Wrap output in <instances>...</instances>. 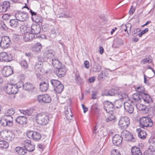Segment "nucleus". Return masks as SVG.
I'll return each mask as SVG.
<instances>
[{
  "mask_svg": "<svg viewBox=\"0 0 155 155\" xmlns=\"http://www.w3.org/2000/svg\"><path fill=\"white\" fill-rule=\"evenodd\" d=\"M35 121L38 125L44 126L46 125L49 121V117L44 112L40 113L35 116Z\"/></svg>",
  "mask_w": 155,
  "mask_h": 155,
  "instance_id": "obj_1",
  "label": "nucleus"
},
{
  "mask_svg": "<svg viewBox=\"0 0 155 155\" xmlns=\"http://www.w3.org/2000/svg\"><path fill=\"white\" fill-rule=\"evenodd\" d=\"M21 86H18L17 84L10 83L5 85L4 87V90L6 93L8 94H15L18 92V88Z\"/></svg>",
  "mask_w": 155,
  "mask_h": 155,
  "instance_id": "obj_2",
  "label": "nucleus"
},
{
  "mask_svg": "<svg viewBox=\"0 0 155 155\" xmlns=\"http://www.w3.org/2000/svg\"><path fill=\"white\" fill-rule=\"evenodd\" d=\"M50 82L54 88V90L56 93L59 94L63 91L64 86L60 81L56 79H51Z\"/></svg>",
  "mask_w": 155,
  "mask_h": 155,
  "instance_id": "obj_3",
  "label": "nucleus"
},
{
  "mask_svg": "<svg viewBox=\"0 0 155 155\" xmlns=\"http://www.w3.org/2000/svg\"><path fill=\"white\" fill-rule=\"evenodd\" d=\"M140 126L142 128L145 127H151L153 125V122L150 118L147 117H143L140 119Z\"/></svg>",
  "mask_w": 155,
  "mask_h": 155,
  "instance_id": "obj_4",
  "label": "nucleus"
},
{
  "mask_svg": "<svg viewBox=\"0 0 155 155\" xmlns=\"http://www.w3.org/2000/svg\"><path fill=\"white\" fill-rule=\"evenodd\" d=\"M13 118L12 117L4 116L0 120L1 124L3 126L11 127L13 125Z\"/></svg>",
  "mask_w": 155,
  "mask_h": 155,
  "instance_id": "obj_5",
  "label": "nucleus"
},
{
  "mask_svg": "<svg viewBox=\"0 0 155 155\" xmlns=\"http://www.w3.org/2000/svg\"><path fill=\"white\" fill-rule=\"evenodd\" d=\"M15 17L18 21H24L28 18V13L25 12L18 11L15 14Z\"/></svg>",
  "mask_w": 155,
  "mask_h": 155,
  "instance_id": "obj_6",
  "label": "nucleus"
},
{
  "mask_svg": "<svg viewBox=\"0 0 155 155\" xmlns=\"http://www.w3.org/2000/svg\"><path fill=\"white\" fill-rule=\"evenodd\" d=\"M10 39L8 37L4 36L1 38L0 43V47L3 49L8 48L11 45Z\"/></svg>",
  "mask_w": 155,
  "mask_h": 155,
  "instance_id": "obj_7",
  "label": "nucleus"
},
{
  "mask_svg": "<svg viewBox=\"0 0 155 155\" xmlns=\"http://www.w3.org/2000/svg\"><path fill=\"white\" fill-rule=\"evenodd\" d=\"M130 124V118L127 116L121 117L118 123L119 126L124 129L127 128Z\"/></svg>",
  "mask_w": 155,
  "mask_h": 155,
  "instance_id": "obj_8",
  "label": "nucleus"
},
{
  "mask_svg": "<svg viewBox=\"0 0 155 155\" xmlns=\"http://www.w3.org/2000/svg\"><path fill=\"white\" fill-rule=\"evenodd\" d=\"M13 57L12 54L5 52L0 53V61H10L12 60Z\"/></svg>",
  "mask_w": 155,
  "mask_h": 155,
  "instance_id": "obj_9",
  "label": "nucleus"
},
{
  "mask_svg": "<svg viewBox=\"0 0 155 155\" xmlns=\"http://www.w3.org/2000/svg\"><path fill=\"white\" fill-rule=\"evenodd\" d=\"M104 108L107 112L109 113H112L114 108V104L108 101H106L104 102Z\"/></svg>",
  "mask_w": 155,
  "mask_h": 155,
  "instance_id": "obj_10",
  "label": "nucleus"
},
{
  "mask_svg": "<svg viewBox=\"0 0 155 155\" xmlns=\"http://www.w3.org/2000/svg\"><path fill=\"white\" fill-rule=\"evenodd\" d=\"M38 98V102L41 103H49L51 101L50 96L47 94L39 95Z\"/></svg>",
  "mask_w": 155,
  "mask_h": 155,
  "instance_id": "obj_11",
  "label": "nucleus"
},
{
  "mask_svg": "<svg viewBox=\"0 0 155 155\" xmlns=\"http://www.w3.org/2000/svg\"><path fill=\"white\" fill-rule=\"evenodd\" d=\"M13 73V67L11 66H6L3 67L2 71V75L5 77H8Z\"/></svg>",
  "mask_w": 155,
  "mask_h": 155,
  "instance_id": "obj_12",
  "label": "nucleus"
},
{
  "mask_svg": "<svg viewBox=\"0 0 155 155\" xmlns=\"http://www.w3.org/2000/svg\"><path fill=\"white\" fill-rule=\"evenodd\" d=\"M38 61L35 64L34 70L36 73H39L42 71L43 63L42 59H40L39 57L38 58Z\"/></svg>",
  "mask_w": 155,
  "mask_h": 155,
  "instance_id": "obj_13",
  "label": "nucleus"
},
{
  "mask_svg": "<svg viewBox=\"0 0 155 155\" xmlns=\"http://www.w3.org/2000/svg\"><path fill=\"white\" fill-rule=\"evenodd\" d=\"M74 79L77 84L78 85H81L84 83L83 79L81 77L79 71L76 70L74 72Z\"/></svg>",
  "mask_w": 155,
  "mask_h": 155,
  "instance_id": "obj_14",
  "label": "nucleus"
},
{
  "mask_svg": "<svg viewBox=\"0 0 155 155\" xmlns=\"http://www.w3.org/2000/svg\"><path fill=\"white\" fill-rule=\"evenodd\" d=\"M130 100L132 103H134L136 105V104H137L141 102V95L137 93L134 94L132 95Z\"/></svg>",
  "mask_w": 155,
  "mask_h": 155,
  "instance_id": "obj_15",
  "label": "nucleus"
},
{
  "mask_svg": "<svg viewBox=\"0 0 155 155\" xmlns=\"http://www.w3.org/2000/svg\"><path fill=\"white\" fill-rule=\"evenodd\" d=\"M45 57L47 58L48 62H51L53 59L54 55V52L52 50H48L44 52Z\"/></svg>",
  "mask_w": 155,
  "mask_h": 155,
  "instance_id": "obj_16",
  "label": "nucleus"
},
{
  "mask_svg": "<svg viewBox=\"0 0 155 155\" xmlns=\"http://www.w3.org/2000/svg\"><path fill=\"white\" fill-rule=\"evenodd\" d=\"M66 71V69L61 67L59 68L56 69L54 71V73L58 77L61 78L64 76Z\"/></svg>",
  "mask_w": 155,
  "mask_h": 155,
  "instance_id": "obj_17",
  "label": "nucleus"
},
{
  "mask_svg": "<svg viewBox=\"0 0 155 155\" xmlns=\"http://www.w3.org/2000/svg\"><path fill=\"white\" fill-rule=\"evenodd\" d=\"M122 141V138L118 134L115 135L112 138V141L114 145L118 146L120 145Z\"/></svg>",
  "mask_w": 155,
  "mask_h": 155,
  "instance_id": "obj_18",
  "label": "nucleus"
},
{
  "mask_svg": "<svg viewBox=\"0 0 155 155\" xmlns=\"http://www.w3.org/2000/svg\"><path fill=\"white\" fill-rule=\"evenodd\" d=\"M124 107L125 110L127 113L131 114L134 111V108L130 103L126 102L124 103Z\"/></svg>",
  "mask_w": 155,
  "mask_h": 155,
  "instance_id": "obj_19",
  "label": "nucleus"
},
{
  "mask_svg": "<svg viewBox=\"0 0 155 155\" xmlns=\"http://www.w3.org/2000/svg\"><path fill=\"white\" fill-rule=\"evenodd\" d=\"M31 32L35 35H37L40 33L41 27L39 25H32L31 27Z\"/></svg>",
  "mask_w": 155,
  "mask_h": 155,
  "instance_id": "obj_20",
  "label": "nucleus"
},
{
  "mask_svg": "<svg viewBox=\"0 0 155 155\" xmlns=\"http://www.w3.org/2000/svg\"><path fill=\"white\" fill-rule=\"evenodd\" d=\"M15 121L16 122L21 125L26 124L27 123V119L24 116H19L18 117Z\"/></svg>",
  "mask_w": 155,
  "mask_h": 155,
  "instance_id": "obj_21",
  "label": "nucleus"
},
{
  "mask_svg": "<svg viewBox=\"0 0 155 155\" xmlns=\"http://www.w3.org/2000/svg\"><path fill=\"white\" fill-rule=\"evenodd\" d=\"M141 98L145 104H150L153 101L151 97L147 94H143L141 95Z\"/></svg>",
  "mask_w": 155,
  "mask_h": 155,
  "instance_id": "obj_22",
  "label": "nucleus"
},
{
  "mask_svg": "<svg viewBox=\"0 0 155 155\" xmlns=\"http://www.w3.org/2000/svg\"><path fill=\"white\" fill-rule=\"evenodd\" d=\"M123 44V41L120 38L116 37L113 41V46L115 48H118Z\"/></svg>",
  "mask_w": 155,
  "mask_h": 155,
  "instance_id": "obj_23",
  "label": "nucleus"
},
{
  "mask_svg": "<svg viewBox=\"0 0 155 155\" xmlns=\"http://www.w3.org/2000/svg\"><path fill=\"white\" fill-rule=\"evenodd\" d=\"M40 89L42 92H45L48 89V81L43 82L40 84Z\"/></svg>",
  "mask_w": 155,
  "mask_h": 155,
  "instance_id": "obj_24",
  "label": "nucleus"
},
{
  "mask_svg": "<svg viewBox=\"0 0 155 155\" xmlns=\"http://www.w3.org/2000/svg\"><path fill=\"white\" fill-rule=\"evenodd\" d=\"M131 153L132 155H142V153L141 150L138 147H133L131 149Z\"/></svg>",
  "mask_w": 155,
  "mask_h": 155,
  "instance_id": "obj_25",
  "label": "nucleus"
},
{
  "mask_svg": "<svg viewBox=\"0 0 155 155\" xmlns=\"http://www.w3.org/2000/svg\"><path fill=\"white\" fill-rule=\"evenodd\" d=\"M52 65L56 69L61 66L62 64L57 58H54L51 60Z\"/></svg>",
  "mask_w": 155,
  "mask_h": 155,
  "instance_id": "obj_26",
  "label": "nucleus"
},
{
  "mask_svg": "<svg viewBox=\"0 0 155 155\" xmlns=\"http://www.w3.org/2000/svg\"><path fill=\"white\" fill-rule=\"evenodd\" d=\"M30 27L27 26L22 25L20 27V33L22 34H26L29 31Z\"/></svg>",
  "mask_w": 155,
  "mask_h": 155,
  "instance_id": "obj_27",
  "label": "nucleus"
},
{
  "mask_svg": "<svg viewBox=\"0 0 155 155\" xmlns=\"http://www.w3.org/2000/svg\"><path fill=\"white\" fill-rule=\"evenodd\" d=\"M108 70H109V69H105L101 71L99 75V78L101 80L105 79L107 77L109 74L107 71Z\"/></svg>",
  "mask_w": 155,
  "mask_h": 155,
  "instance_id": "obj_28",
  "label": "nucleus"
},
{
  "mask_svg": "<svg viewBox=\"0 0 155 155\" xmlns=\"http://www.w3.org/2000/svg\"><path fill=\"white\" fill-rule=\"evenodd\" d=\"M10 3L8 1H4L2 4L1 5V8H2V11L3 12L6 11L10 8Z\"/></svg>",
  "mask_w": 155,
  "mask_h": 155,
  "instance_id": "obj_29",
  "label": "nucleus"
},
{
  "mask_svg": "<svg viewBox=\"0 0 155 155\" xmlns=\"http://www.w3.org/2000/svg\"><path fill=\"white\" fill-rule=\"evenodd\" d=\"M35 37V34L31 32V33H27L24 35V38L26 41H31Z\"/></svg>",
  "mask_w": 155,
  "mask_h": 155,
  "instance_id": "obj_30",
  "label": "nucleus"
},
{
  "mask_svg": "<svg viewBox=\"0 0 155 155\" xmlns=\"http://www.w3.org/2000/svg\"><path fill=\"white\" fill-rule=\"evenodd\" d=\"M15 151L20 155H25L27 153L26 150L23 147H17L15 149Z\"/></svg>",
  "mask_w": 155,
  "mask_h": 155,
  "instance_id": "obj_31",
  "label": "nucleus"
},
{
  "mask_svg": "<svg viewBox=\"0 0 155 155\" xmlns=\"http://www.w3.org/2000/svg\"><path fill=\"white\" fill-rule=\"evenodd\" d=\"M34 88V86L30 83H26L23 85L24 89L26 91H31Z\"/></svg>",
  "mask_w": 155,
  "mask_h": 155,
  "instance_id": "obj_32",
  "label": "nucleus"
},
{
  "mask_svg": "<svg viewBox=\"0 0 155 155\" xmlns=\"http://www.w3.org/2000/svg\"><path fill=\"white\" fill-rule=\"evenodd\" d=\"M15 113V110L13 108H10L5 111L4 116L12 117V115L14 114Z\"/></svg>",
  "mask_w": 155,
  "mask_h": 155,
  "instance_id": "obj_33",
  "label": "nucleus"
},
{
  "mask_svg": "<svg viewBox=\"0 0 155 155\" xmlns=\"http://www.w3.org/2000/svg\"><path fill=\"white\" fill-rule=\"evenodd\" d=\"M15 137L14 135L11 131H8L6 135V138L5 139L8 141L12 140Z\"/></svg>",
  "mask_w": 155,
  "mask_h": 155,
  "instance_id": "obj_34",
  "label": "nucleus"
},
{
  "mask_svg": "<svg viewBox=\"0 0 155 155\" xmlns=\"http://www.w3.org/2000/svg\"><path fill=\"white\" fill-rule=\"evenodd\" d=\"M138 131V136L142 139H144L146 137L147 134L146 132L143 130H140V129H137Z\"/></svg>",
  "mask_w": 155,
  "mask_h": 155,
  "instance_id": "obj_35",
  "label": "nucleus"
},
{
  "mask_svg": "<svg viewBox=\"0 0 155 155\" xmlns=\"http://www.w3.org/2000/svg\"><path fill=\"white\" fill-rule=\"evenodd\" d=\"M65 113L67 118L68 120H71L73 116V114L70 109V108L69 109L67 108V110L65 109Z\"/></svg>",
  "mask_w": 155,
  "mask_h": 155,
  "instance_id": "obj_36",
  "label": "nucleus"
},
{
  "mask_svg": "<svg viewBox=\"0 0 155 155\" xmlns=\"http://www.w3.org/2000/svg\"><path fill=\"white\" fill-rule=\"evenodd\" d=\"M18 20L16 19H11L10 20L9 23L10 26L13 28H16L18 26Z\"/></svg>",
  "mask_w": 155,
  "mask_h": 155,
  "instance_id": "obj_37",
  "label": "nucleus"
},
{
  "mask_svg": "<svg viewBox=\"0 0 155 155\" xmlns=\"http://www.w3.org/2000/svg\"><path fill=\"white\" fill-rule=\"evenodd\" d=\"M8 146L9 144L7 142L0 140V148L2 149H7Z\"/></svg>",
  "mask_w": 155,
  "mask_h": 155,
  "instance_id": "obj_38",
  "label": "nucleus"
},
{
  "mask_svg": "<svg viewBox=\"0 0 155 155\" xmlns=\"http://www.w3.org/2000/svg\"><path fill=\"white\" fill-rule=\"evenodd\" d=\"M32 20L33 21L37 23H41L43 21V19L42 17L39 15H36L35 17H32Z\"/></svg>",
  "mask_w": 155,
  "mask_h": 155,
  "instance_id": "obj_39",
  "label": "nucleus"
},
{
  "mask_svg": "<svg viewBox=\"0 0 155 155\" xmlns=\"http://www.w3.org/2000/svg\"><path fill=\"white\" fill-rule=\"evenodd\" d=\"M135 89L137 91L141 94L140 95H142L143 94H145V88L142 85H139L138 86L135 87Z\"/></svg>",
  "mask_w": 155,
  "mask_h": 155,
  "instance_id": "obj_40",
  "label": "nucleus"
},
{
  "mask_svg": "<svg viewBox=\"0 0 155 155\" xmlns=\"http://www.w3.org/2000/svg\"><path fill=\"white\" fill-rule=\"evenodd\" d=\"M32 144L31 140H25L23 141L22 143V145L25 149Z\"/></svg>",
  "mask_w": 155,
  "mask_h": 155,
  "instance_id": "obj_41",
  "label": "nucleus"
},
{
  "mask_svg": "<svg viewBox=\"0 0 155 155\" xmlns=\"http://www.w3.org/2000/svg\"><path fill=\"white\" fill-rule=\"evenodd\" d=\"M32 144L31 140H25L23 141L22 143V145L25 149Z\"/></svg>",
  "mask_w": 155,
  "mask_h": 155,
  "instance_id": "obj_42",
  "label": "nucleus"
},
{
  "mask_svg": "<svg viewBox=\"0 0 155 155\" xmlns=\"http://www.w3.org/2000/svg\"><path fill=\"white\" fill-rule=\"evenodd\" d=\"M20 64L23 68L25 69L28 68V66L25 60H23L20 62Z\"/></svg>",
  "mask_w": 155,
  "mask_h": 155,
  "instance_id": "obj_43",
  "label": "nucleus"
},
{
  "mask_svg": "<svg viewBox=\"0 0 155 155\" xmlns=\"http://www.w3.org/2000/svg\"><path fill=\"white\" fill-rule=\"evenodd\" d=\"M114 104V107H115L117 108H119L122 106L123 102L121 100H118L115 101Z\"/></svg>",
  "mask_w": 155,
  "mask_h": 155,
  "instance_id": "obj_44",
  "label": "nucleus"
},
{
  "mask_svg": "<svg viewBox=\"0 0 155 155\" xmlns=\"http://www.w3.org/2000/svg\"><path fill=\"white\" fill-rule=\"evenodd\" d=\"M137 108L140 110H144L147 108L146 105L138 103L136 105Z\"/></svg>",
  "mask_w": 155,
  "mask_h": 155,
  "instance_id": "obj_45",
  "label": "nucleus"
},
{
  "mask_svg": "<svg viewBox=\"0 0 155 155\" xmlns=\"http://www.w3.org/2000/svg\"><path fill=\"white\" fill-rule=\"evenodd\" d=\"M35 134V131H28L26 133V136L29 138L33 139Z\"/></svg>",
  "mask_w": 155,
  "mask_h": 155,
  "instance_id": "obj_46",
  "label": "nucleus"
},
{
  "mask_svg": "<svg viewBox=\"0 0 155 155\" xmlns=\"http://www.w3.org/2000/svg\"><path fill=\"white\" fill-rule=\"evenodd\" d=\"M41 135L40 133L35 131V134L32 139L36 141L38 140L41 139Z\"/></svg>",
  "mask_w": 155,
  "mask_h": 155,
  "instance_id": "obj_47",
  "label": "nucleus"
},
{
  "mask_svg": "<svg viewBox=\"0 0 155 155\" xmlns=\"http://www.w3.org/2000/svg\"><path fill=\"white\" fill-rule=\"evenodd\" d=\"M41 48L42 46L41 44L40 43H37L35 45L34 49L36 52H38L40 51Z\"/></svg>",
  "mask_w": 155,
  "mask_h": 155,
  "instance_id": "obj_48",
  "label": "nucleus"
},
{
  "mask_svg": "<svg viewBox=\"0 0 155 155\" xmlns=\"http://www.w3.org/2000/svg\"><path fill=\"white\" fill-rule=\"evenodd\" d=\"M35 149V145L34 144L32 143L26 149L27 151L32 152L34 151Z\"/></svg>",
  "mask_w": 155,
  "mask_h": 155,
  "instance_id": "obj_49",
  "label": "nucleus"
},
{
  "mask_svg": "<svg viewBox=\"0 0 155 155\" xmlns=\"http://www.w3.org/2000/svg\"><path fill=\"white\" fill-rule=\"evenodd\" d=\"M94 71L95 72L99 71L101 69V66L98 64H95L93 68Z\"/></svg>",
  "mask_w": 155,
  "mask_h": 155,
  "instance_id": "obj_50",
  "label": "nucleus"
},
{
  "mask_svg": "<svg viewBox=\"0 0 155 155\" xmlns=\"http://www.w3.org/2000/svg\"><path fill=\"white\" fill-rule=\"evenodd\" d=\"M7 132V131L2 130L0 131V136L1 137L5 139L6 138V135Z\"/></svg>",
  "mask_w": 155,
  "mask_h": 155,
  "instance_id": "obj_51",
  "label": "nucleus"
},
{
  "mask_svg": "<svg viewBox=\"0 0 155 155\" xmlns=\"http://www.w3.org/2000/svg\"><path fill=\"white\" fill-rule=\"evenodd\" d=\"M111 153V155H121L120 152L116 150H113Z\"/></svg>",
  "mask_w": 155,
  "mask_h": 155,
  "instance_id": "obj_52",
  "label": "nucleus"
},
{
  "mask_svg": "<svg viewBox=\"0 0 155 155\" xmlns=\"http://www.w3.org/2000/svg\"><path fill=\"white\" fill-rule=\"evenodd\" d=\"M121 31H124L127 32V33H128V31L127 29V26L124 24L122 25L121 26Z\"/></svg>",
  "mask_w": 155,
  "mask_h": 155,
  "instance_id": "obj_53",
  "label": "nucleus"
},
{
  "mask_svg": "<svg viewBox=\"0 0 155 155\" xmlns=\"http://www.w3.org/2000/svg\"><path fill=\"white\" fill-rule=\"evenodd\" d=\"M152 62V61L148 59L147 58L143 59L142 60L141 62L143 64H145L146 63H151Z\"/></svg>",
  "mask_w": 155,
  "mask_h": 155,
  "instance_id": "obj_54",
  "label": "nucleus"
},
{
  "mask_svg": "<svg viewBox=\"0 0 155 155\" xmlns=\"http://www.w3.org/2000/svg\"><path fill=\"white\" fill-rule=\"evenodd\" d=\"M10 15L8 14H4L2 16V18L4 20L8 19L10 18Z\"/></svg>",
  "mask_w": 155,
  "mask_h": 155,
  "instance_id": "obj_55",
  "label": "nucleus"
},
{
  "mask_svg": "<svg viewBox=\"0 0 155 155\" xmlns=\"http://www.w3.org/2000/svg\"><path fill=\"white\" fill-rule=\"evenodd\" d=\"M119 95L120 98L122 99L126 98L127 97V95L126 94L122 93H120Z\"/></svg>",
  "mask_w": 155,
  "mask_h": 155,
  "instance_id": "obj_56",
  "label": "nucleus"
},
{
  "mask_svg": "<svg viewBox=\"0 0 155 155\" xmlns=\"http://www.w3.org/2000/svg\"><path fill=\"white\" fill-rule=\"evenodd\" d=\"M140 30H141L140 29H138V28H137L135 29V30H134L132 32V35L134 36H136L137 34V33L138 31H140Z\"/></svg>",
  "mask_w": 155,
  "mask_h": 155,
  "instance_id": "obj_57",
  "label": "nucleus"
},
{
  "mask_svg": "<svg viewBox=\"0 0 155 155\" xmlns=\"http://www.w3.org/2000/svg\"><path fill=\"white\" fill-rule=\"evenodd\" d=\"M97 93L96 91H93L92 94V99H95L97 98Z\"/></svg>",
  "mask_w": 155,
  "mask_h": 155,
  "instance_id": "obj_58",
  "label": "nucleus"
},
{
  "mask_svg": "<svg viewBox=\"0 0 155 155\" xmlns=\"http://www.w3.org/2000/svg\"><path fill=\"white\" fill-rule=\"evenodd\" d=\"M107 96H114L115 95V93L114 91H108Z\"/></svg>",
  "mask_w": 155,
  "mask_h": 155,
  "instance_id": "obj_59",
  "label": "nucleus"
},
{
  "mask_svg": "<svg viewBox=\"0 0 155 155\" xmlns=\"http://www.w3.org/2000/svg\"><path fill=\"white\" fill-rule=\"evenodd\" d=\"M148 150H149L150 152H154L155 153V147L153 146H150Z\"/></svg>",
  "mask_w": 155,
  "mask_h": 155,
  "instance_id": "obj_60",
  "label": "nucleus"
},
{
  "mask_svg": "<svg viewBox=\"0 0 155 155\" xmlns=\"http://www.w3.org/2000/svg\"><path fill=\"white\" fill-rule=\"evenodd\" d=\"M97 129L98 127H97L96 125L94 127L93 130V134H96L98 132V131L97 130Z\"/></svg>",
  "mask_w": 155,
  "mask_h": 155,
  "instance_id": "obj_61",
  "label": "nucleus"
},
{
  "mask_svg": "<svg viewBox=\"0 0 155 155\" xmlns=\"http://www.w3.org/2000/svg\"><path fill=\"white\" fill-rule=\"evenodd\" d=\"M84 64L85 65V67L86 68L88 69L89 68L90 66L89 64V62L87 61H85L84 62Z\"/></svg>",
  "mask_w": 155,
  "mask_h": 155,
  "instance_id": "obj_62",
  "label": "nucleus"
},
{
  "mask_svg": "<svg viewBox=\"0 0 155 155\" xmlns=\"http://www.w3.org/2000/svg\"><path fill=\"white\" fill-rule=\"evenodd\" d=\"M95 80V77H92L88 79V81L90 83H92Z\"/></svg>",
  "mask_w": 155,
  "mask_h": 155,
  "instance_id": "obj_63",
  "label": "nucleus"
},
{
  "mask_svg": "<svg viewBox=\"0 0 155 155\" xmlns=\"http://www.w3.org/2000/svg\"><path fill=\"white\" fill-rule=\"evenodd\" d=\"M29 12L31 13V15H32V17H35V16L37 14L36 13L34 12H33L32 10L30 9L29 10Z\"/></svg>",
  "mask_w": 155,
  "mask_h": 155,
  "instance_id": "obj_64",
  "label": "nucleus"
}]
</instances>
